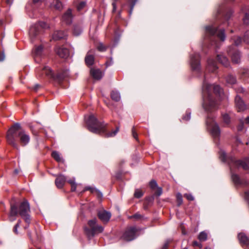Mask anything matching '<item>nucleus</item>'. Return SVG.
Returning a JSON list of instances; mask_svg holds the SVG:
<instances>
[{"label": "nucleus", "mask_w": 249, "mask_h": 249, "mask_svg": "<svg viewBox=\"0 0 249 249\" xmlns=\"http://www.w3.org/2000/svg\"><path fill=\"white\" fill-rule=\"evenodd\" d=\"M240 124H239V125L237 127V130L239 131H242L244 128V122L242 120H240Z\"/></svg>", "instance_id": "nucleus-50"}, {"label": "nucleus", "mask_w": 249, "mask_h": 249, "mask_svg": "<svg viewBox=\"0 0 249 249\" xmlns=\"http://www.w3.org/2000/svg\"><path fill=\"white\" fill-rule=\"evenodd\" d=\"M232 13L233 12L231 10H230L228 11H227L226 14H225L224 16V19L227 21L232 16Z\"/></svg>", "instance_id": "nucleus-36"}, {"label": "nucleus", "mask_w": 249, "mask_h": 249, "mask_svg": "<svg viewBox=\"0 0 249 249\" xmlns=\"http://www.w3.org/2000/svg\"><path fill=\"white\" fill-rule=\"evenodd\" d=\"M38 26L42 28H46L49 27L46 23L43 21L39 22L37 24L31 26L29 30V35L31 37H34L38 35V30L37 28Z\"/></svg>", "instance_id": "nucleus-12"}, {"label": "nucleus", "mask_w": 249, "mask_h": 249, "mask_svg": "<svg viewBox=\"0 0 249 249\" xmlns=\"http://www.w3.org/2000/svg\"><path fill=\"white\" fill-rule=\"evenodd\" d=\"M245 121L246 124H249V116L245 119Z\"/></svg>", "instance_id": "nucleus-59"}, {"label": "nucleus", "mask_w": 249, "mask_h": 249, "mask_svg": "<svg viewBox=\"0 0 249 249\" xmlns=\"http://www.w3.org/2000/svg\"><path fill=\"white\" fill-rule=\"evenodd\" d=\"M90 74L93 78L96 80L101 79L103 76V73L99 69H91L90 70Z\"/></svg>", "instance_id": "nucleus-22"}, {"label": "nucleus", "mask_w": 249, "mask_h": 249, "mask_svg": "<svg viewBox=\"0 0 249 249\" xmlns=\"http://www.w3.org/2000/svg\"><path fill=\"white\" fill-rule=\"evenodd\" d=\"M243 22L245 25H249V14L248 13H246L243 19Z\"/></svg>", "instance_id": "nucleus-40"}, {"label": "nucleus", "mask_w": 249, "mask_h": 249, "mask_svg": "<svg viewBox=\"0 0 249 249\" xmlns=\"http://www.w3.org/2000/svg\"><path fill=\"white\" fill-rule=\"evenodd\" d=\"M8 143L14 148L18 149L17 143L18 140L22 146L26 145L30 141V137L29 134L21 129L18 123H16L8 130L6 136Z\"/></svg>", "instance_id": "nucleus-2"}, {"label": "nucleus", "mask_w": 249, "mask_h": 249, "mask_svg": "<svg viewBox=\"0 0 249 249\" xmlns=\"http://www.w3.org/2000/svg\"><path fill=\"white\" fill-rule=\"evenodd\" d=\"M193 245L195 246H199L200 248L202 247V245L201 244H199L197 241H194L193 242Z\"/></svg>", "instance_id": "nucleus-56"}, {"label": "nucleus", "mask_w": 249, "mask_h": 249, "mask_svg": "<svg viewBox=\"0 0 249 249\" xmlns=\"http://www.w3.org/2000/svg\"><path fill=\"white\" fill-rule=\"evenodd\" d=\"M52 156L57 162H60L62 160L59 153L57 151H53L52 153Z\"/></svg>", "instance_id": "nucleus-31"}, {"label": "nucleus", "mask_w": 249, "mask_h": 249, "mask_svg": "<svg viewBox=\"0 0 249 249\" xmlns=\"http://www.w3.org/2000/svg\"><path fill=\"white\" fill-rule=\"evenodd\" d=\"M231 178L234 183L236 185H246L247 184V181L242 180L239 176L236 174H232Z\"/></svg>", "instance_id": "nucleus-24"}, {"label": "nucleus", "mask_w": 249, "mask_h": 249, "mask_svg": "<svg viewBox=\"0 0 249 249\" xmlns=\"http://www.w3.org/2000/svg\"><path fill=\"white\" fill-rule=\"evenodd\" d=\"M168 243H166L164 245V246H163V248H162V249H167V248H168Z\"/></svg>", "instance_id": "nucleus-60"}, {"label": "nucleus", "mask_w": 249, "mask_h": 249, "mask_svg": "<svg viewBox=\"0 0 249 249\" xmlns=\"http://www.w3.org/2000/svg\"><path fill=\"white\" fill-rule=\"evenodd\" d=\"M21 222V220H18V221L17 223L15 225V226L13 228V231L16 234H18V228H19V227L20 226Z\"/></svg>", "instance_id": "nucleus-35"}, {"label": "nucleus", "mask_w": 249, "mask_h": 249, "mask_svg": "<svg viewBox=\"0 0 249 249\" xmlns=\"http://www.w3.org/2000/svg\"><path fill=\"white\" fill-rule=\"evenodd\" d=\"M45 74L46 76L50 78H53L54 80L61 81L66 76H67V71H63L62 72H59L56 75L53 73L50 67L45 66L42 69L41 74Z\"/></svg>", "instance_id": "nucleus-7"}, {"label": "nucleus", "mask_w": 249, "mask_h": 249, "mask_svg": "<svg viewBox=\"0 0 249 249\" xmlns=\"http://www.w3.org/2000/svg\"><path fill=\"white\" fill-rule=\"evenodd\" d=\"M235 105L238 112L243 111L247 108L244 101L238 95H236L235 98Z\"/></svg>", "instance_id": "nucleus-14"}, {"label": "nucleus", "mask_w": 249, "mask_h": 249, "mask_svg": "<svg viewBox=\"0 0 249 249\" xmlns=\"http://www.w3.org/2000/svg\"><path fill=\"white\" fill-rule=\"evenodd\" d=\"M5 58V55L3 53H0V61H2Z\"/></svg>", "instance_id": "nucleus-55"}, {"label": "nucleus", "mask_w": 249, "mask_h": 249, "mask_svg": "<svg viewBox=\"0 0 249 249\" xmlns=\"http://www.w3.org/2000/svg\"><path fill=\"white\" fill-rule=\"evenodd\" d=\"M244 41L246 43L249 44V30L247 31L245 33L244 37Z\"/></svg>", "instance_id": "nucleus-45"}, {"label": "nucleus", "mask_w": 249, "mask_h": 249, "mask_svg": "<svg viewBox=\"0 0 249 249\" xmlns=\"http://www.w3.org/2000/svg\"><path fill=\"white\" fill-rule=\"evenodd\" d=\"M39 88V85H37L36 86V87H35V90H36Z\"/></svg>", "instance_id": "nucleus-62"}, {"label": "nucleus", "mask_w": 249, "mask_h": 249, "mask_svg": "<svg viewBox=\"0 0 249 249\" xmlns=\"http://www.w3.org/2000/svg\"><path fill=\"white\" fill-rule=\"evenodd\" d=\"M143 195L142 192L139 190H136L134 193V196L136 198H140Z\"/></svg>", "instance_id": "nucleus-43"}, {"label": "nucleus", "mask_w": 249, "mask_h": 249, "mask_svg": "<svg viewBox=\"0 0 249 249\" xmlns=\"http://www.w3.org/2000/svg\"><path fill=\"white\" fill-rule=\"evenodd\" d=\"M86 5V2L84 1L81 2L77 7V9L78 11H80L82 10Z\"/></svg>", "instance_id": "nucleus-48"}, {"label": "nucleus", "mask_w": 249, "mask_h": 249, "mask_svg": "<svg viewBox=\"0 0 249 249\" xmlns=\"http://www.w3.org/2000/svg\"><path fill=\"white\" fill-rule=\"evenodd\" d=\"M72 16L71 14V10L69 9L63 15L62 17V20L67 24H70L72 22Z\"/></svg>", "instance_id": "nucleus-19"}, {"label": "nucleus", "mask_w": 249, "mask_h": 249, "mask_svg": "<svg viewBox=\"0 0 249 249\" xmlns=\"http://www.w3.org/2000/svg\"><path fill=\"white\" fill-rule=\"evenodd\" d=\"M14 0H6V3L9 5H11Z\"/></svg>", "instance_id": "nucleus-58"}, {"label": "nucleus", "mask_w": 249, "mask_h": 249, "mask_svg": "<svg viewBox=\"0 0 249 249\" xmlns=\"http://www.w3.org/2000/svg\"><path fill=\"white\" fill-rule=\"evenodd\" d=\"M113 0V2L112 3V5L113 6L112 12L114 13L116 10V8H117L116 2L118 0Z\"/></svg>", "instance_id": "nucleus-51"}, {"label": "nucleus", "mask_w": 249, "mask_h": 249, "mask_svg": "<svg viewBox=\"0 0 249 249\" xmlns=\"http://www.w3.org/2000/svg\"><path fill=\"white\" fill-rule=\"evenodd\" d=\"M40 0H33L34 3L38 2Z\"/></svg>", "instance_id": "nucleus-63"}, {"label": "nucleus", "mask_w": 249, "mask_h": 249, "mask_svg": "<svg viewBox=\"0 0 249 249\" xmlns=\"http://www.w3.org/2000/svg\"><path fill=\"white\" fill-rule=\"evenodd\" d=\"M67 36L66 33L62 31H55L53 35V39L55 40H58L63 39Z\"/></svg>", "instance_id": "nucleus-23"}, {"label": "nucleus", "mask_w": 249, "mask_h": 249, "mask_svg": "<svg viewBox=\"0 0 249 249\" xmlns=\"http://www.w3.org/2000/svg\"><path fill=\"white\" fill-rule=\"evenodd\" d=\"M217 69L216 62L213 59L208 60L207 69L211 72H214Z\"/></svg>", "instance_id": "nucleus-21"}, {"label": "nucleus", "mask_w": 249, "mask_h": 249, "mask_svg": "<svg viewBox=\"0 0 249 249\" xmlns=\"http://www.w3.org/2000/svg\"><path fill=\"white\" fill-rule=\"evenodd\" d=\"M244 90L243 88H239L238 89V90H237V92L238 93H241V92H244Z\"/></svg>", "instance_id": "nucleus-57"}, {"label": "nucleus", "mask_w": 249, "mask_h": 249, "mask_svg": "<svg viewBox=\"0 0 249 249\" xmlns=\"http://www.w3.org/2000/svg\"><path fill=\"white\" fill-rule=\"evenodd\" d=\"M85 61L86 65L88 66H91L94 64V56L92 53L91 51L88 52L85 57Z\"/></svg>", "instance_id": "nucleus-20"}, {"label": "nucleus", "mask_w": 249, "mask_h": 249, "mask_svg": "<svg viewBox=\"0 0 249 249\" xmlns=\"http://www.w3.org/2000/svg\"><path fill=\"white\" fill-rule=\"evenodd\" d=\"M82 33V29L79 26H74L73 34L75 36H78L81 34Z\"/></svg>", "instance_id": "nucleus-32"}, {"label": "nucleus", "mask_w": 249, "mask_h": 249, "mask_svg": "<svg viewBox=\"0 0 249 249\" xmlns=\"http://www.w3.org/2000/svg\"><path fill=\"white\" fill-rule=\"evenodd\" d=\"M221 12H222V11H221V9H219V10L218 11V14H219V15H220V14H221Z\"/></svg>", "instance_id": "nucleus-64"}, {"label": "nucleus", "mask_w": 249, "mask_h": 249, "mask_svg": "<svg viewBox=\"0 0 249 249\" xmlns=\"http://www.w3.org/2000/svg\"><path fill=\"white\" fill-rule=\"evenodd\" d=\"M229 55H231V60L233 63L238 64L240 62L241 55L240 52L237 51H233L231 48L228 51Z\"/></svg>", "instance_id": "nucleus-15"}, {"label": "nucleus", "mask_w": 249, "mask_h": 249, "mask_svg": "<svg viewBox=\"0 0 249 249\" xmlns=\"http://www.w3.org/2000/svg\"><path fill=\"white\" fill-rule=\"evenodd\" d=\"M206 123L210 129L213 136L215 138H218L220 134V128L218 125L214 122L213 118H211L210 117L208 116L207 118Z\"/></svg>", "instance_id": "nucleus-9"}, {"label": "nucleus", "mask_w": 249, "mask_h": 249, "mask_svg": "<svg viewBox=\"0 0 249 249\" xmlns=\"http://www.w3.org/2000/svg\"><path fill=\"white\" fill-rule=\"evenodd\" d=\"M218 61L225 67H228L229 65V61L228 58L222 54H218L217 55Z\"/></svg>", "instance_id": "nucleus-25"}, {"label": "nucleus", "mask_w": 249, "mask_h": 249, "mask_svg": "<svg viewBox=\"0 0 249 249\" xmlns=\"http://www.w3.org/2000/svg\"><path fill=\"white\" fill-rule=\"evenodd\" d=\"M68 182L71 185V191L72 192L75 191L76 189V184L75 182L72 180H70Z\"/></svg>", "instance_id": "nucleus-38"}, {"label": "nucleus", "mask_w": 249, "mask_h": 249, "mask_svg": "<svg viewBox=\"0 0 249 249\" xmlns=\"http://www.w3.org/2000/svg\"><path fill=\"white\" fill-rule=\"evenodd\" d=\"M51 6L58 10H61L63 7L62 4L59 0H53Z\"/></svg>", "instance_id": "nucleus-26"}, {"label": "nucleus", "mask_w": 249, "mask_h": 249, "mask_svg": "<svg viewBox=\"0 0 249 249\" xmlns=\"http://www.w3.org/2000/svg\"><path fill=\"white\" fill-rule=\"evenodd\" d=\"M54 50L56 53L62 58L66 59L70 55V51L69 49L64 46H56Z\"/></svg>", "instance_id": "nucleus-13"}, {"label": "nucleus", "mask_w": 249, "mask_h": 249, "mask_svg": "<svg viewBox=\"0 0 249 249\" xmlns=\"http://www.w3.org/2000/svg\"><path fill=\"white\" fill-rule=\"evenodd\" d=\"M111 216L110 213L106 211H101L98 213L99 218L104 223H107L109 221Z\"/></svg>", "instance_id": "nucleus-16"}, {"label": "nucleus", "mask_w": 249, "mask_h": 249, "mask_svg": "<svg viewBox=\"0 0 249 249\" xmlns=\"http://www.w3.org/2000/svg\"><path fill=\"white\" fill-rule=\"evenodd\" d=\"M208 234L205 231L200 232L198 235V239L201 242H203L207 239Z\"/></svg>", "instance_id": "nucleus-29"}, {"label": "nucleus", "mask_w": 249, "mask_h": 249, "mask_svg": "<svg viewBox=\"0 0 249 249\" xmlns=\"http://www.w3.org/2000/svg\"><path fill=\"white\" fill-rule=\"evenodd\" d=\"M226 80L227 83L231 85L235 84L236 81L235 77L232 75H228Z\"/></svg>", "instance_id": "nucleus-30"}, {"label": "nucleus", "mask_w": 249, "mask_h": 249, "mask_svg": "<svg viewBox=\"0 0 249 249\" xmlns=\"http://www.w3.org/2000/svg\"><path fill=\"white\" fill-rule=\"evenodd\" d=\"M239 241L243 247L246 246L249 249V238L244 233H240L238 235Z\"/></svg>", "instance_id": "nucleus-17"}, {"label": "nucleus", "mask_w": 249, "mask_h": 249, "mask_svg": "<svg viewBox=\"0 0 249 249\" xmlns=\"http://www.w3.org/2000/svg\"><path fill=\"white\" fill-rule=\"evenodd\" d=\"M190 65L193 71H198L200 70V55L198 53H194L190 56Z\"/></svg>", "instance_id": "nucleus-11"}, {"label": "nucleus", "mask_w": 249, "mask_h": 249, "mask_svg": "<svg viewBox=\"0 0 249 249\" xmlns=\"http://www.w3.org/2000/svg\"><path fill=\"white\" fill-rule=\"evenodd\" d=\"M149 186L151 189H154L157 187L158 185L157 182L155 180H152L149 182Z\"/></svg>", "instance_id": "nucleus-44"}, {"label": "nucleus", "mask_w": 249, "mask_h": 249, "mask_svg": "<svg viewBox=\"0 0 249 249\" xmlns=\"http://www.w3.org/2000/svg\"><path fill=\"white\" fill-rule=\"evenodd\" d=\"M177 199L178 203V206H180L183 202L182 196L181 194L178 193L177 195Z\"/></svg>", "instance_id": "nucleus-39"}, {"label": "nucleus", "mask_w": 249, "mask_h": 249, "mask_svg": "<svg viewBox=\"0 0 249 249\" xmlns=\"http://www.w3.org/2000/svg\"><path fill=\"white\" fill-rule=\"evenodd\" d=\"M138 229L135 227H128L124 232L122 238L126 241H130L136 237Z\"/></svg>", "instance_id": "nucleus-10"}, {"label": "nucleus", "mask_w": 249, "mask_h": 249, "mask_svg": "<svg viewBox=\"0 0 249 249\" xmlns=\"http://www.w3.org/2000/svg\"><path fill=\"white\" fill-rule=\"evenodd\" d=\"M132 135H133V137L134 138H135L136 139H137L138 136H137V134H136V133L135 131V129H134V127L132 128Z\"/></svg>", "instance_id": "nucleus-54"}, {"label": "nucleus", "mask_w": 249, "mask_h": 249, "mask_svg": "<svg viewBox=\"0 0 249 249\" xmlns=\"http://www.w3.org/2000/svg\"><path fill=\"white\" fill-rule=\"evenodd\" d=\"M223 120L224 122L227 124H229L231 122V118L229 114L225 113L222 115Z\"/></svg>", "instance_id": "nucleus-33"}, {"label": "nucleus", "mask_w": 249, "mask_h": 249, "mask_svg": "<svg viewBox=\"0 0 249 249\" xmlns=\"http://www.w3.org/2000/svg\"><path fill=\"white\" fill-rule=\"evenodd\" d=\"M225 38L224 29L220 27H215L212 25L206 27L205 39L206 41H210L212 45H217L216 38L224 41Z\"/></svg>", "instance_id": "nucleus-5"}, {"label": "nucleus", "mask_w": 249, "mask_h": 249, "mask_svg": "<svg viewBox=\"0 0 249 249\" xmlns=\"http://www.w3.org/2000/svg\"><path fill=\"white\" fill-rule=\"evenodd\" d=\"M110 96L111 99L116 102L120 101L121 99L120 93L117 91H112L110 94Z\"/></svg>", "instance_id": "nucleus-27"}, {"label": "nucleus", "mask_w": 249, "mask_h": 249, "mask_svg": "<svg viewBox=\"0 0 249 249\" xmlns=\"http://www.w3.org/2000/svg\"><path fill=\"white\" fill-rule=\"evenodd\" d=\"M97 49L99 51L104 52L106 50V47L102 43L98 45Z\"/></svg>", "instance_id": "nucleus-49"}, {"label": "nucleus", "mask_w": 249, "mask_h": 249, "mask_svg": "<svg viewBox=\"0 0 249 249\" xmlns=\"http://www.w3.org/2000/svg\"><path fill=\"white\" fill-rule=\"evenodd\" d=\"M89 228H84L85 232L89 237H93L95 234L101 233L104 231V228L97 224V220L94 218L89 220L88 223Z\"/></svg>", "instance_id": "nucleus-6"}, {"label": "nucleus", "mask_w": 249, "mask_h": 249, "mask_svg": "<svg viewBox=\"0 0 249 249\" xmlns=\"http://www.w3.org/2000/svg\"><path fill=\"white\" fill-rule=\"evenodd\" d=\"M220 159H221V160L223 161H227L228 160L227 159L226 153L223 151H220Z\"/></svg>", "instance_id": "nucleus-41"}, {"label": "nucleus", "mask_w": 249, "mask_h": 249, "mask_svg": "<svg viewBox=\"0 0 249 249\" xmlns=\"http://www.w3.org/2000/svg\"><path fill=\"white\" fill-rule=\"evenodd\" d=\"M132 217L136 218V219H139L141 218L142 217V215L138 213H136L134 215H133Z\"/></svg>", "instance_id": "nucleus-53"}, {"label": "nucleus", "mask_w": 249, "mask_h": 249, "mask_svg": "<svg viewBox=\"0 0 249 249\" xmlns=\"http://www.w3.org/2000/svg\"><path fill=\"white\" fill-rule=\"evenodd\" d=\"M90 190L91 192L93 193L94 191L97 193L99 197H102V194L100 191L95 189L92 188L90 187H87L85 188V191Z\"/></svg>", "instance_id": "nucleus-34"}, {"label": "nucleus", "mask_w": 249, "mask_h": 249, "mask_svg": "<svg viewBox=\"0 0 249 249\" xmlns=\"http://www.w3.org/2000/svg\"><path fill=\"white\" fill-rule=\"evenodd\" d=\"M66 181V177L63 175H60L57 176L55 180V183L58 188L61 189L63 187Z\"/></svg>", "instance_id": "nucleus-18"}, {"label": "nucleus", "mask_w": 249, "mask_h": 249, "mask_svg": "<svg viewBox=\"0 0 249 249\" xmlns=\"http://www.w3.org/2000/svg\"><path fill=\"white\" fill-rule=\"evenodd\" d=\"M43 47L42 45L36 46L34 51V55L35 57L40 56L43 52Z\"/></svg>", "instance_id": "nucleus-28"}, {"label": "nucleus", "mask_w": 249, "mask_h": 249, "mask_svg": "<svg viewBox=\"0 0 249 249\" xmlns=\"http://www.w3.org/2000/svg\"><path fill=\"white\" fill-rule=\"evenodd\" d=\"M30 212V205L27 201H23L20 204L18 210L15 205H12L9 214V220L11 222L15 221L16 219V216L19 213L26 223V225L24 229H27L29 228L31 221V216L29 214Z\"/></svg>", "instance_id": "nucleus-3"}, {"label": "nucleus", "mask_w": 249, "mask_h": 249, "mask_svg": "<svg viewBox=\"0 0 249 249\" xmlns=\"http://www.w3.org/2000/svg\"><path fill=\"white\" fill-rule=\"evenodd\" d=\"M243 74L245 75V76H247L248 75V72H247V71H245L243 72Z\"/></svg>", "instance_id": "nucleus-61"}, {"label": "nucleus", "mask_w": 249, "mask_h": 249, "mask_svg": "<svg viewBox=\"0 0 249 249\" xmlns=\"http://www.w3.org/2000/svg\"><path fill=\"white\" fill-rule=\"evenodd\" d=\"M86 124L88 129L91 132L99 134H105L106 137L115 136L119 130V127H116L115 130L110 133H107V124L103 122L99 121L93 115H90L86 119Z\"/></svg>", "instance_id": "nucleus-4"}, {"label": "nucleus", "mask_w": 249, "mask_h": 249, "mask_svg": "<svg viewBox=\"0 0 249 249\" xmlns=\"http://www.w3.org/2000/svg\"><path fill=\"white\" fill-rule=\"evenodd\" d=\"M242 42V39L240 37H236L234 40V43L235 46H238L241 44Z\"/></svg>", "instance_id": "nucleus-46"}, {"label": "nucleus", "mask_w": 249, "mask_h": 249, "mask_svg": "<svg viewBox=\"0 0 249 249\" xmlns=\"http://www.w3.org/2000/svg\"><path fill=\"white\" fill-rule=\"evenodd\" d=\"M214 95L220 100L224 98L222 89L218 85L209 84L205 77L202 87L203 107L208 113H212L218 109V104Z\"/></svg>", "instance_id": "nucleus-1"}, {"label": "nucleus", "mask_w": 249, "mask_h": 249, "mask_svg": "<svg viewBox=\"0 0 249 249\" xmlns=\"http://www.w3.org/2000/svg\"><path fill=\"white\" fill-rule=\"evenodd\" d=\"M162 193V189L160 187L158 188L157 191L155 192V194L157 196H160Z\"/></svg>", "instance_id": "nucleus-52"}, {"label": "nucleus", "mask_w": 249, "mask_h": 249, "mask_svg": "<svg viewBox=\"0 0 249 249\" xmlns=\"http://www.w3.org/2000/svg\"><path fill=\"white\" fill-rule=\"evenodd\" d=\"M137 0H129V2L130 3V11H129V13L130 14L132 12L133 8H134L136 2L137 1Z\"/></svg>", "instance_id": "nucleus-37"}, {"label": "nucleus", "mask_w": 249, "mask_h": 249, "mask_svg": "<svg viewBox=\"0 0 249 249\" xmlns=\"http://www.w3.org/2000/svg\"><path fill=\"white\" fill-rule=\"evenodd\" d=\"M231 172L233 167H242L245 170H249V158L244 160H236L234 158H231L230 161H228Z\"/></svg>", "instance_id": "nucleus-8"}, {"label": "nucleus", "mask_w": 249, "mask_h": 249, "mask_svg": "<svg viewBox=\"0 0 249 249\" xmlns=\"http://www.w3.org/2000/svg\"><path fill=\"white\" fill-rule=\"evenodd\" d=\"M191 118V112L189 111H187L186 112L185 115L183 116L182 118L183 120L184 121H188Z\"/></svg>", "instance_id": "nucleus-42"}, {"label": "nucleus", "mask_w": 249, "mask_h": 249, "mask_svg": "<svg viewBox=\"0 0 249 249\" xmlns=\"http://www.w3.org/2000/svg\"><path fill=\"white\" fill-rule=\"evenodd\" d=\"M184 196L185 197H186L187 200H189V201H193L194 200V196H192V194H185L184 195Z\"/></svg>", "instance_id": "nucleus-47"}]
</instances>
